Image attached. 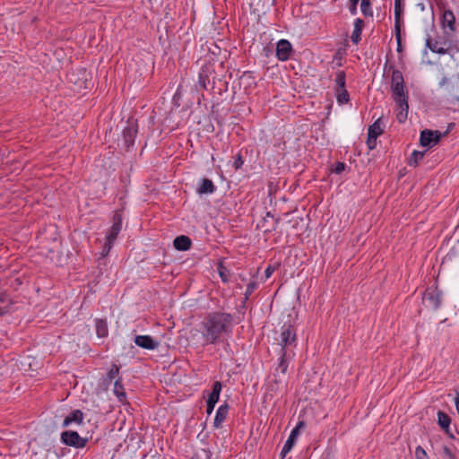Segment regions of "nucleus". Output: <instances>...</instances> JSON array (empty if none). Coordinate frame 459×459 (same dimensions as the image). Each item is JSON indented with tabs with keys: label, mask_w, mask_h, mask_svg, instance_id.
<instances>
[{
	"label": "nucleus",
	"mask_w": 459,
	"mask_h": 459,
	"mask_svg": "<svg viewBox=\"0 0 459 459\" xmlns=\"http://www.w3.org/2000/svg\"><path fill=\"white\" fill-rule=\"evenodd\" d=\"M441 22L443 28H447L450 31L455 30V17L451 10L444 12Z\"/></svg>",
	"instance_id": "15"
},
{
	"label": "nucleus",
	"mask_w": 459,
	"mask_h": 459,
	"mask_svg": "<svg viewBox=\"0 0 459 459\" xmlns=\"http://www.w3.org/2000/svg\"><path fill=\"white\" fill-rule=\"evenodd\" d=\"M275 268L272 265H269L266 269H265V272H264V274H265V279H268L271 277V275L273 274V273L274 272Z\"/></svg>",
	"instance_id": "42"
},
{
	"label": "nucleus",
	"mask_w": 459,
	"mask_h": 459,
	"mask_svg": "<svg viewBox=\"0 0 459 459\" xmlns=\"http://www.w3.org/2000/svg\"><path fill=\"white\" fill-rule=\"evenodd\" d=\"M359 0H350V12L352 15L357 13V6Z\"/></svg>",
	"instance_id": "39"
},
{
	"label": "nucleus",
	"mask_w": 459,
	"mask_h": 459,
	"mask_svg": "<svg viewBox=\"0 0 459 459\" xmlns=\"http://www.w3.org/2000/svg\"><path fill=\"white\" fill-rule=\"evenodd\" d=\"M364 22L361 19L358 18L354 22V30L351 36V39L354 44H358L361 39V32Z\"/></svg>",
	"instance_id": "20"
},
{
	"label": "nucleus",
	"mask_w": 459,
	"mask_h": 459,
	"mask_svg": "<svg viewBox=\"0 0 459 459\" xmlns=\"http://www.w3.org/2000/svg\"><path fill=\"white\" fill-rule=\"evenodd\" d=\"M360 9L365 16H373L370 0H361Z\"/></svg>",
	"instance_id": "28"
},
{
	"label": "nucleus",
	"mask_w": 459,
	"mask_h": 459,
	"mask_svg": "<svg viewBox=\"0 0 459 459\" xmlns=\"http://www.w3.org/2000/svg\"><path fill=\"white\" fill-rule=\"evenodd\" d=\"M292 53L291 44L286 39H281L276 46V56L281 61H286Z\"/></svg>",
	"instance_id": "7"
},
{
	"label": "nucleus",
	"mask_w": 459,
	"mask_h": 459,
	"mask_svg": "<svg viewBox=\"0 0 459 459\" xmlns=\"http://www.w3.org/2000/svg\"><path fill=\"white\" fill-rule=\"evenodd\" d=\"M446 134L447 132L442 134L437 130L432 131L429 129H425L420 132V143L423 147L432 148L440 141L443 136L446 135Z\"/></svg>",
	"instance_id": "3"
},
{
	"label": "nucleus",
	"mask_w": 459,
	"mask_h": 459,
	"mask_svg": "<svg viewBox=\"0 0 459 459\" xmlns=\"http://www.w3.org/2000/svg\"><path fill=\"white\" fill-rule=\"evenodd\" d=\"M174 247L179 251H186L191 247V239L187 236H178L174 239Z\"/></svg>",
	"instance_id": "17"
},
{
	"label": "nucleus",
	"mask_w": 459,
	"mask_h": 459,
	"mask_svg": "<svg viewBox=\"0 0 459 459\" xmlns=\"http://www.w3.org/2000/svg\"><path fill=\"white\" fill-rule=\"evenodd\" d=\"M296 331L291 325H283L281 327L280 345L281 346V352L284 350H289V347L296 346Z\"/></svg>",
	"instance_id": "2"
},
{
	"label": "nucleus",
	"mask_w": 459,
	"mask_h": 459,
	"mask_svg": "<svg viewBox=\"0 0 459 459\" xmlns=\"http://www.w3.org/2000/svg\"><path fill=\"white\" fill-rule=\"evenodd\" d=\"M394 102L396 104L397 120L400 123H403L407 119V116H408V109H409L408 98H403V99H400V100H395Z\"/></svg>",
	"instance_id": "13"
},
{
	"label": "nucleus",
	"mask_w": 459,
	"mask_h": 459,
	"mask_svg": "<svg viewBox=\"0 0 459 459\" xmlns=\"http://www.w3.org/2000/svg\"><path fill=\"white\" fill-rule=\"evenodd\" d=\"M437 422L442 429H447L449 428L451 419L446 413L439 411L437 412Z\"/></svg>",
	"instance_id": "26"
},
{
	"label": "nucleus",
	"mask_w": 459,
	"mask_h": 459,
	"mask_svg": "<svg viewBox=\"0 0 459 459\" xmlns=\"http://www.w3.org/2000/svg\"><path fill=\"white\" fill-rule=\"evenodd\" d=\"M336 89L345 88V73L338 71L335 76Z\"/></svg>",
	"instance_id": "32"
},
{
	"label": "nucleus",
	"mask_w": 459,
	"mask_h": 459,
	"mask_svg": "<svg viewBox=\"0 0 459 459\" xmlns=\"http://www.w3.org/2000/svg\"><path fill=\"white\" fill-rule=\"evenodd\" d=\"M293 356L294 352L292 351L284 350L283 352H281L280 362L276 370H281V374H285L289 366L288 360Z\"/></svg>",
	"instance_id": "18"
},
{
	"label": "nucleus",
	"mask_w": 459,
	"mask_h": 459,
	"mask_svg": "<svg viewBox=\"0 0 459 459\" xmlns=\"http://www.w3.org/2000/svg\"><path fill=\"white\" fill-rule=\"evenodd\" d=\"M403 0H394V30H395V37L398 42V48L400 47L401 42V16L403 12V7L402 4Z\"/></svg>",
	"instance_id": "9"
},
{
	"label": "nucleus",
	"mask_w": 459,
	"mask_h": 459,
	"mask_svg": "<svg viewBox=\"0 0 459 459\" xmlns=\"http://www.w3.org/2000/svg\"><path fill=\"white\" fill-rule=\"evenodd\" d=\"M381 118L376 120L368 129V134L378 137L382 134Z\"/></svg>",
	"instance_id": "25"
},
{
	"label": "nucleus",
	"mask_w": 459,
	"mask_h": 459,
	"mask_svg": "<svg viewBox=\"0 0 459 459\" xmlns=\"http://www.w3.org/2000/svg\"><path fill=\"white\" fill-rule=\"evenodd\" d=\"M114 393L118 397L119 401H122L126 397L124 387L119 380H117L114 384Z\"/></svg>",
	"instance_id": "31"
},
{
	"label": "nucleus",
	"mask_w": 459,
	"mask_h": 459,
	"mask_svg": "<svg viewBox=\"0 0 459 459\" xmlns=\"http://www.w3.org/2000/svg\"><path fill=\"white\" fill-rule=\"evenodd\" d=\"M423 303L432 309L438 308L441 303L440 293L437 290H427L423 295Z\"/></svg>",
	"instance_id": "5"
},
{
	"label": "nucleus",
	"mask_w": 459,
	"mask_h": 459,
	"mask_svg": "<svg viewBox=\"0 0 459 459\" xmlns=\"http://www.w3.org/2000/svg\"><path fill=\"white\" fill-rule=\"evenodd\" d=\"M137 134V126L134 122L128 121L127 126L123 129V140L126 148L131 147L134 143Z\"/></svg>",
	"instance_id": "8"
},
{
	"label": "nucleus",
	"mask_w": 459,
	"mask_h": 459,
	"mask_svg": "<svg viewBox=\"0 0 459 459\" xmlns=\"http://www.w3.org/2000/svg\"><path fill=\"white\" fill-rule=\"evenodd\" d=\"M426 45L432 52L441 55L446 54L448 50L447 43L446 41L439 42L438 40L428 39Z\"/></svg>",
	"instance_id": "14"
},
{
	"label": "nucleus",
	"mask_w": 459,
	"mask_h": 459,
	"mask_svg": "<svg viewBox=\"0 0 459 459\" xmlns=\"http://www.w3.org/2000/svg\"><path fill=\"white\" fill-rule=\"evenodd\" d=\"M425 152L414 151L409 160L410 166H417L420 160L424 157Z\"/></svg>",
	"instance_id": "29"
},
{
	"label": "nucleus",
	"mask_w": 459,
	"mask_h": 459,
	"mask_svg": "<svg viewBox=\"0 0 459 459\" xmlns=\"http://www.w3.org/2000/svg\"><path fill=\"white\" fill-rule=\"evenodd\" d=\"M215 191V186L209 178H204L198 187L199 194H212Z\"/></svg>",
	"instance_id": "23"
},
{
	"label": "nucleus",
	"mask_w": 459,
	"mask_h": 459,
	"mask_svg": "<svg viewBox=\"0 0 459 459\" xmlns=\"http://www.w3.org/2000/svg\"><path fill=\"white\" fill-rule=\"evenodd\" d=\"M61 441L69 446L82 448L86 446L88 439L80 437L76 431H65L61 434Z\"/></svg>",
	"instance_id": "4"
},
{
	"label": "nucleus",
	"mask_w": 459,
	"mask_h": 459,
	"mask_svg": "<svg viewBox=\"0 0 459 459\" xmlns=\"http://www.w3.org/2000/svg\"><path fill=\"white\" fill-rule=\"evenodd\" d=\"M121 228H122V216L119 212H115L114 217H113V224H112L106 238L108 241L114 243L117 238L118 233L121 230Z\"/></svg>",
	"instance_id": "12"
},
{
	"label": "nucleus",
	"mask_w": 459,
	"mask_h": 459,
	"mask_svg": "<svg viewBox=\"0 0 459 459\" xmlns=\"http://www.w3.org/2000/svg\"><path fill=\"white\" fill-rule=\"evenodd\" d=\"M442 457L444 459H456L452 449L447 446H443L442 447Z\"/></svg>",
	"instance_id": "33"
},
{
	"label": "nucleus",
	"mask_w": 459,
	"mask_h": 459,
	"mask_svg": "<svg viewBox=\"0 0 459 459\" xmlns=\"http://www.w3.org/2000/svg\"><path fill=\"white\" fill-rule=\"evenodd\" d=\"M304 426V422L300 421L290 432L288 439L286 440L281 451V459H284L287 454L291 450L294 446L297 436L299 432V428Z\"/></svg>",
	"instance_id": "6"
},
{
	"label": "nucleus",
	"mask_w": 459,
	"mask_h": 459,
	"mask_svg": "<svg viewBox=\"0 0 459 459\" xmlns=\"http://www.w3.org/2000/svg\"><path fill=\"white\" fill-rule=\"evenodd\" d=\"M336 99L340 104H345L350 100L349 92L345 88L336 89Z\"/></svg>",
	"instance_id": "27"
},
{
	"label": "nucleus",
	"mask_w": 459,
	"mask_h": 459,
	"mask_svg": "<svg viewBox=\"0 0 459 459\" xmlns=\"http://www.w3.org/2000/svg\"><path fill=\"white\" fill-rule=\"evenodd\" d=\"M221 390V384L220 382L216 381L213 384L212 391L211 392V394H209V397L207 399L206 411L208 414H211L212 412L213 408L219 400Z\"/></svg>",
	"instance_id": "11"
},
{
	"label": "nucleus",
	"mask_w": 459,
	"mask_h": 459,
	"mask_svg": "<svg viewBox=\"0 0 459 459\" xmlns=\"http://www.w3.org/2000/svg\"><path fill=\"white\" fill-rule=\"evenodd\" d=\"M95 328L97 336L100 338H105L108 334V328L107 321L104 319H95Z\"/></svg>",
	"instance_id": "21"
},
{
	"label": "nucleus",
	"mask_w": 459,
	"mask_h": 459,
	"mask_svg": "<svg viewBox=\"0 0 459 459\" xmlns=\"http://www.w3.org/2000/svg\"><path fill=\"white\" fill-rule=\"evenodd\" d=\"M134 343L146 350H155L159 347L160 343L150 335H137L134 338Z\"/></svg>",
	"instance_id": "10"
},
{
	"label": "nucleus",
	"mask_w": 459,
	"mask_h": 459,
	"mask_svg": "<svg viewBox=\"0 0 459 459\" xmlns=\"http://www.w3.org/2000/svg\"><path fill=\"white\" fill-rule=\"evenodd\" d=\"M416 459H429L426 451L420 446H417L415 449Z\"/></svg>",
	"instance_id": "34"
},
{
	"label": "nucleus",
	"mask_w": 459,
	"mask_h": 459,
	"mask_svg": "<svg viewBox=\"0 0 459 459\" xmlns=\"http://www.w3.org/2000/svg\"><path fill=\"white\" fill-rule=\"evenodd\" d=\"M232 316L229 313L212 312L202 322V335L208 344L219 342L222 333L231 331Z\"/></svg>",
	"instance_id": "1"
},
{
	"label": "nucleus",
	"mask_w": 459,
	"mask_h": 459,
	"mask_svg": "<svg viewBox=\"0 0 459 459\" xmlns=\"http://www.w3.org/2000/svg\"><path fill=\"white\" fill-rule=\"evenodd\" d=\"M448 82V78L444 76L441 81L439 82V86L442 87L444 86L446 82Z\"/></svg>",
	"instance_id": "43"
},
{
	"label": "nucleus",
	"mask_w": 459,
	"mask_h": 459,
	"mask_svg": "<svg viewBox=\"0 0 459 459\" xmlns=\"http://www.w3.org/2000/svg\"><path fill=\"white\" fill-rule=\"evenodd\" d=\"M345 169V164L343 162H337L335 167L333 169V172L335 174H341Z\"/></svg>",
	"instance_id": "40"
},
{
	"label": "nucleus",
	"mask_w": 459,
	"mask_h": 459,
	"mask_svg": "<svg viewBox=\"0 0 459 459\" xmlns=\"http://www.w3.org/2000/svg\"><path fill=\"white\" fill-rule=\"evenodd\" d=\"M113 244L112 242L108 241L107 238H106V242L104 243V246L102 247V251H101V256L104 257L106 255H108V253L110 252L112 247H113Z\"/></svg>",
	"instance_id": "35"
},
{
	"label": "nucleus",
	"mask_w": 459,
	"mask_h": 459,
	"mask_svg": "<svg viewBox=\"0 0 459 459\" xmlns=\"http://www.w3.org/2000/svg\"><path fill=\"white\" fill-rule=\"evenodd\" d=\"M119 372V368L117 365H112L111 368L108 373V381H112Z\"/></svg>",
	"instance_id": "36"
},
{
	"label": "nucleus",
	"mask_w": 459,
	"mask_h": 459,
	"mask_svg": "<svg viewBox=\"0 0 459 459\" xmlns=\"http://www.w3.org/2000/svg\"><path fill=\"white\" fill-rule=\"evenodd\" d=\"M394 100L408 98V92L404 91V83L391 84Z\"/></svg>",
	"instance_id": "22"
},
{
	"label": "nucleus",
	"mask_w": 459,
	"mask_h": 459,
	"mask_svg": "<svg viewBox=\"0 0 459 459\" xmlns=\"http://www.w3.org/2000/svg\"><path fill=\"white\" fill-rule=\"evenodd\" d=\"M228 411H229V406L226 403L223 405H221L218 408V410L216 411L214 422H213V425L215 428L218 429V428L221 427L222 422L225 420V419L228 415Z\"/></svg>",
	"instance_id": "19"
},
{
	"label": "nucleus",
	"mask_w": 459,
	"mask_h": 459,
	"mask_svg": "<svg viewBox=\"0 0 459 459\" xmlns=\"http://www.w3.org/2000/svg\"><path fill=\"white\" fill-rule=\"evenodd\" d=\"M13 304V302L8 295L2 294L0 296V316L6 314Z\"/></svg>",
	"instance_id": "24"
},
{
	"label": "nucleus",
	"mask_w": 459,
	"mask_h": 459,
	"mask_svg": "<svg viewBox=\"0 0 459 459\" xmlns=\"http://www.w3.org/2000/svg\"><path fill=\"white\" fill-rule=\"evenodd\" d=\"M399 84L404 83L403 76L401 71L397 69H393L392 77H391V84Z\"/></svg>",
	"instance_id": "30"
},
{
	"label": "nucleus",
	"mask_w": 459,
	"mask_h": 459,
	"mask_svg": "<svg viewBox=\"0 0 459 459\" xmlns=\"http://www.w3.org/2000/svg\"><path fill=\"white\" fill-rule=\"evenodd\" d=\"M257 288V283L255 281H251L247 284V290L245 292L246 299H248V297L254 292V290Z\"/></svg>",
	"instance_id": "37"
},
{
	"label": "nucleus",
	"mask_w": 459,
	"mask_h": 459,
	"mask_svg": "<svg viewBox=\"0 0 459 459\" xmlns=\"http://www.w3.org/2000/svg\"><path fill=\"white\" fill-rule=\"evenodd\" d=\"M83 419V413L81 410H74L69 415H67L64 421L63 427H67L72 423L81 424Z\"/></svg>",
	"instance_id": "16"
},
{
	"label": "nucleus",
	"mask_w": 459,
	"mask_h": 459,
	"mask_svg": "<svg viewBox=\"0 0 459 459\" xmlns=\"http://www.w3.org/2000/svg\"><path fill=\"white\" fill-rule=\"evenodd\" d=\"M377 137H376V136L368 134L367 145H368L369 150H373V149L376 148V146H377Z\"/></svg>",
	"instance_id": "38"
},
{
	"label": "nucleus",
	"mask_w": 459,
	"mask_h": 459,
	"mask_svg": "<svg viewBox=\"0 0 459 459\" xmlns=\"http://www.w3.org/2000/svg\"><path fill=\"white\" fill-rule=\"evenodd\" d=\"M220 276L224 282L228 281V278L223 271H220Z\"/></svg>",
	"instance_id": "44"
},
{
	"label": "nucleus",
	"mask_w": 459,
	"mask_h": 459,
	"mask_svg": "<svg viewBox=\"0 0 459 459\" xmlns=\"http://www.w3.org/2000/svg\"><path fill=\"white\" fill-rule=\"evenodd\" d=\"M243 165V160L240 154L237 155L236 160H234V167L236 169H238Z\"/></svg>",
	"instance_id": "41"
}]
</instances>
